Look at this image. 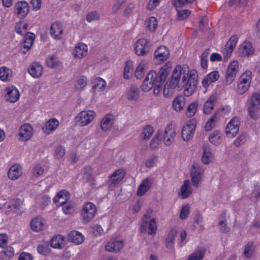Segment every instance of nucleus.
Returning <instances> with one entry per match:
<instances>
[{
    "mask_svg": "<svg viewBox=\"0 0 260 260\" xmlns=\"http://www.w3.org/2000/svg\"><path fill=\"white\" fill-rule=\"evenodd\" d=\"M28 72L33 78H38L42 75L43 68L39 62H33L28 67Z\"/></svg>",
    "mask_w": 260,
    "mask_h": 260,
    "instance_id": "obj_19",
    "label": "nucleus"
},
{
    "mask_svg": "<svg viewBox=\"0 0 260 260\" xmlns=\"http://www.w3.org/2000/svg\"><path fill=\"white\" fill-rule=\"evenodd\" d=\"M195 0H174V6L176 8H181L183 6L192 3Z\"/></svg>",
    "mask_w": 260,
    "mask_h": 260,
    "instance_id": "obj_62",
    "label": "nucleus"
},
{
    "mask_svg": "<svg viewBox=\"0 0 260 260\" xmlns=\"http://www.w3.org/2000/svg\"><path fill=\"white\" fill-rule=\"evenodd\" d=\"M254 250V246L253 242H248L245 246L243 254L246 257L252 256Z\"/></svg>",
    "mask_w": 260,
    "mask_h": 260,
    "instance_id": "obj_48",
    "label": "nucleus"
},
{
    "mask_svg": "<svg viewBox=\"0 0 260 260\" xmlns=\"http://www.w3.org/2000/svg\"><path fill=\"white\" fill-rule=\"evenodd\" d=\"M217 114L218 113L217 112L214 113L212 117L208 120L205 125L206 131H211L215 126Z\"/></svg>",
    "mask_w": 260,
    "mask_h": 260,
    "instance_id": "obj_49",
    "label": "nucleus"
},
{
    "mask_svg": "<svg viewBox=\"0 0 260 260\" xmlns=\"http://www.w3.org/2000/svg\"><path fill=\"white\" fill-rule=\"evenodd\" d=\"M37 251L40 254L45 255L49 253V248L46 244H40L37 247Z\"/></svg>",
    "mask_w": 260,
    "mask_h": 260,
    "instance_id": "obj_59",
    "label": "nucleus"
},
{
    "mask_svg": "<svg viewBox=\"0 0 260 260\" xmlns=\"http://www.w3.org/2000/svg\"><path fill=\"white\" fill-rule=\"evenodd\" d=\"M240 51L242 56H249L253 54L255 50L250 42H244L241 46Z\"/></svg>",
    "mask_w": 260,
    "mask_h": 260,
    "instance_id": "obj_32",
    "label": "nucleus"
},
{
    "mask_svg": "<svg viewBox=\"0 0 260 260\" xmlns=\"http://www.w3.org/2000/svg\"><path fill=\"white\" fill-rule=\"evenodd\" d=\"M152 180L150 178H146L139 186L137 190V194L138 196H143L151 186Z\"/></svg>",
    "mask_w": 260,
    "mask_h": 260,
    "instance_id": "obj_30",
    "label": "nucleus"
},
{
    "mask_svg": "<svg viewBox=\"0 0 260 260\" xmlns=\"http://www.w3.org/2000/svg\"><path fill=\"white\" fill-rule=\"evenodd\" d=\"M19 131L18 139L20 141L25 142L29 140L33 135V128L28 123L22 125Z\"/></svg>",
    "mask_w": 260,
    "mask_h": 260,
    "instance_id": "obj_14",
    "label": "nucleus"
},
{
    "mask_svg": "<svg viewBox=\"0 0 260 260\" xmlns=\"http://www.w3.org/2000/svg\"><path fill=\"white\" fill-rule=\"evenodd\" d=\"M65 153V148L62 145H59L55 149L54 156L55 158L59 159L64 155Z\"/></svg>",
    "mask_w": 260,
    "mask_h": 260,
    "instance_id": "obj_54",
    "label": "nucleus"
},
{
    "mask_svg": "<svg viewBox=\"0 0 260 260\" xmlns=\"http://www.w3.org/2000/svg\"><path fill=\"white\" fill-rule=\"evenodd\" d=\"M176 234L177 230L175 229H171L169 232L166 240V246L167 248H172L173 247V242L175 240Z\"/></svg>",
    "mask_w": 260,
    "mask_h": 260,
    "instance_id": "obj_42",
    "label": "nucleus"
},
{
    "mask_svg": "<svg viewBox=\"0 0 260 260\" xmlns=\"http://www.w3.org/2000/svg\"><path fill=\"white\" fill-rule=\"evenodd\" d=\"M44 168L40 165H37L33 168V176L38 177L44 173Z\"/></svg>",
    "mask_w": 260,
    "mask_h": 260,
    "instance_id": "obj_60",
    "label": "nucleus"
},
{
    "mask_svg": "<svg viewBox=\"0 0 260 260\" xmlns=\"http://www.w3.org/2000/svg\"><path fill=\"white\" fill-rule=\"evenodd\" d=\"M189 72L188 69H183L181 66L178 65L174 69L171 77L166 82L164 86L163 92L166 97H169L172 93L170 89L176 88L180 90L184 88L185 82L189 77Z\"/></svg>",
    "mask_w": 260,
    "mask_h": 260,
    "instance_id": "obj_1",
    "label": "nucleus"
},
{
    "mask_svg": "<svg viewBox=\"0 0 260 260\" xmlns=\"http://www.w3.org/2000/svg\"><path fill=\"white\" fill-rule=\"evenodd\" d=\"M204 169L198 163H193L190 170L192 185L196 187H199V183L203 178Z\"/></svg>",
    "mask_w": 260,
    "mask_h": 260,
    "instance_id": "obj_9",
    "label": "nucleus"
},
{
    "mask_svg": "<svg viewBox=\"0 0 260 260\" xmlns=\"http://www.w3.org/2000/svg\"><path fill=\"white\" fill-rule=\"evenodd\" d=\"M35 36L33 33L27 32L25 35L24 41L23 42V48L28 50L34 42Z\"/></svg>",
    "mask_w": 260,
    "mask_h": 260,
    "instance_id": "obj_44",
    "label": "nucleus"
},
{
    "mask_svg": "<svg viewBox=\"0 0 260 260\" xmlns=\"http://www.w3.org/2000/svg\"><path fill=\"white\" fill-rule=\"evenodd\" d=\"M196 127V121L194 119L186 122L181 132V136L184 141L187 142L193 137Z\"/></svg>",
    "mask_w": 260,
    "mask_h": 260,
    "instance_id": "obj_10",
    "label": "nucleus"
},
{
    "mask_svg": "<svg viewBox=\"0 0 260 260\" xmlns=\"http://www.w3.org/2000/svg\"><path fill=\"white\" fill-rule=\"evenodd\" d=\"M217 96L212 94L205 103L203 107V112L205 114H210L214 109L217 101Z\"/></svg>",
    "mask_w": 260,
    "mask_h": 260,
    "instance_id": "obj_25",
    "label": "nucleus"
},
{
    "mask_svg": "<svg viewBox=\"0 0 260 260\" xmlns=\"http://www.w3.org/2000/svg\"><path fill=\"white\" fill-rule=\"evenodd\" d=\"M46 63L48 67L55 68L58 66L59 61L57 57L52 55L46 59Z\"/></svg>",
    "mask_w": 260,
    "mask_h": 260,
    "instance_id": "obj_52",
    "label": "nucleus"
},
{
    "mask_svg": "<svg viewBox=\"0 0 260 260\" xmlns=\"http://www.w3.org/2000/svg\"><path fill=\"white\" fill-rule=\"evenodd\" d=\"M59 122L57 119L52 118L48 120L43 127V131L47 135L54 132L58 126Z\"/></svg>",
    "mask_w": 260,
    "mask_h": 260,
    "instance_id": "obj_22",
    "label": "nucleus"
},
{
    "mask_svg": "<svg viewBox=\"0 0 260 260\" xmlns=\"http://www.w3.org/2000/svg\"><path fill=\"white\" fill-rule=\"evenodd\" d=\"M6 100L11 103L16 102L19 98L20 94L18 90L14 87H8L6 89Z\"/></svg>",
    "mask_w": 260,
    "mask_h": 260,
    "instance_id": "obj_29",
    "label": "nucleus"
},
{
    "mask_svg": "<svg viewBox=\"0 0 260 260\" xmlns=\"http://www.w3.org/2000/svg\"><path fill=\"white\" fill-rule=\"evenodd\" d=\"M146 68V62L145 61H141L137 66L135 76L137 79H141L144 75L145 70Z\"/></svg>",
    "mask_w": 260,
    "mask_h": 260,
    "instance_id": "obj_45",
    "label": "nucleus"
},
{
    "mask_svg": "<svg viewBox=\"0 0 260 260\" xmlns=\"http://www.w3.org/2000/svg\"><path fill=\"white\" fill-rule=\"evenodd\" d=\"M209 54V49H208L204 51L201 57V66L203 68L206 69L207 66V58Z\"/></svg>",
    "mask_w": 260,
    "mask_h": 260,
    "instance_id": "obj_57",
    "label": "nucleus"
},
{
    "mask_svg": "<svg viewBox=\"0 0 260 260\" xmlns=\"http://www.w3.org/2000/svg\"><path fill=\"white\" fill-rule=\"evenodd\" d=\"M240 122L239 118L234 117L228 123L226 127V134L229 137H234L237 135L239 131Z\"/></svg>",
    "mask_w": 260,
    "mask_h": 260,
    "instance_id": "obj_13",
    "label": "nucleus"
},
{
    "mask_svg": "<svg viewBox=\"0 0 260 260\" xmlns=\"http://www.w3.org/2000/svg\"><path fill=\"white\" fill-rule=\"evenodd\" d=\"M87 45L83 43H80L75 47L72 54L75 58L81 59L87 55Z\"/></svg>",
    "mask_w": 260,
    "mask_h": 260,
    "instance_id": "obj_21",
    "label": "nucleus"
},
{
    "mask_svg": "<svg viewBox=\"0 0 260 260\" xmlns=\"http://www.w3.org/2000/svg\"><path fill=\"white\" fill-rule=\"evenodd\" d=\"M92 170L90 167L86 166L83 168V178L86 180H88L91 178Z\"/></svg>",
    "mask_w": 260,
    "mask_h": 260,
    "instance_id": "obj_61",
    "label": "nucleus"
},
{
    "mask_svg": "<svg viewBox=\"0 0 260 260\" xmlns=\"http://www.w3.org/2000/svg\"><path fill=\"white\" fill-rule=\"evenodd\" d=\"M157 230L156 223L154 218L151 219L149 212H147L144 215L142 221L140 230L141 232L145 233L148 231V234L153 235L156 233Z\"/></svg>",
    "mask_w": 260,
    "mask_h": 260,
    "instance_id": "obj_4",
    "label": "nucleus"
},
{
    "mask_svg": "<svg viewBox=\"0 0 260 260\" xmlns=\"http://www.w3.org/2000/svg\"><path fill=\"white\" fill-rule=\"evenodd\" d=\"M222 134L219 131L216 130L212 133L209 137V141L215 146L219 145L222 141Z\"/></svg>",
    "mask_w": 260,
    "mask_h": 260,
    "instance_id": "obj_37",
    "label": "nucleus"
},
{
    "mask_svg": "<svg viewBox=\"0 0 260 260\" xmlns=\"http://www.w3.org/2000/svg\"><path fill=\"white\" fill-rule=\"evenodd\" d=\"M133 63L132 61L128 60L125 62V67L123 72V77L125 79L129 78V74L133 71Z\"/></svg>",
    "mask_w": 260,
    "mask_h": 260,
    "instance_id": "obj_50",
    "label": "nucleus"
},
{
    "mask_svg": "<svg viewBox=\"0 0 260 260\" xmlns=\"http://www.w3.org/2000/svg\"><path fill=\"white\" fill-rule=\"evenodd\" d=\"M185 105V98L182 95L177 96L173 101V107L176 111L182 110Z\"/></svg>",
    "mask_w": 260,
    "mask_h": 260,
    "instance_id": "obj_36",
    "label": "nucleus"
},
{
    "mask_svg": "<svg viewBox=\"0 0 260 260\" xmlns=\"http://www.w3.org/2000/svg\"><path fill=\"white\" fill-rule=\"evenodd\" d=\"M15 11L18 17L23 18L29 12V6L25 1L19 2L15 6Z\"/></svg>",
    "mask_w": 260,
    "mask_h": 260,
    "instance_id": "obj_16",
    "label": "nucleus"
},
{
    "mask_svg": "<svg viewBox=\"0 0 260 260\" xmlns=\"http://www.w3.org/2000/svg\"><path fill=\"white\" fill-rule=\"evenodd\" d=\"M12 71L6 67L0 68V79L3 81H8L12 79Z\"/></svg>",
    "mask_w": 260,
    "mask_h": 260,
    "instance_id": "obj_39",
    "label": "nucleus"
},
{
    "mask_svg": "<svg viewBox=\"0 0 260 260\" xmlns=\"http://www.w3.org/2000/svg\"><path fill=\"white\" fill-rule=\"evenodd\" d=\"M157 160V157L156 156H153L150 158L147 159L145 162V166L148 168H150L153 167Z\"/></svg>",
    "mask_w": 260,
    "mask_h": 260,
    "instance_id": "obj_64",
    "label": "nucleus"
},
{
    "mask_svg": "<svg viewBox=\"0 0 260 260\" xmlns=\"http://www.w3.org/2000/svg\"><path fill=\"white\" fill-rule=\"evenodd\" d=\"M219 77V75L217 71H213L208 74L202 82L203 87L207 89L210 84L217 80Z\"/></svg>",
    "mask_w": 260,
    "mask_h": 260,
    "instance_id": "obj_27",
    "label": "nucleus"
},
{
    "mask_svg": "<svg viewBox=\"0 0 260 260\" xmlns=\"http://www.w3.org/2000/svg\"><path fill=\"white\" fill-rule=\"evenodd\" d=\"M22 174V171L20 166L14 165L10 167L8 173L9 178L12 180H15L19 178Z\"/></svg>",
    "mask_w": 260,
    "mask_h": 260,
    "instance_id": "obj_26",
    "label": "nucleus"
},
{
    "mask_svg": "<svg viewBox=\"0 0 260 260\" xmlns=\"http://www.w3.org/2000/svg\"><path fill=\"white\" fill-rule=\"evenodd\" d=\"M192 193V189L190 185V181L185 180L183 185L181 188V194L183 199H185L189 197Z\"/></svg>",
    "mask_w": 260,
    "mask_h": 260,
    "instance_id": "obj_40",
    "label": "nucleus"
},
{
    "mask_svg": "<svg viewBox=\"0 0 260 260\" xmlns=\"http://www.w3.org/2000/svg\"><path fill=\"white\" fill-rule=\"evenodd\" d=\"M62 33L61 25L58 22L53 23L50 28V34L55 39L59 40Z\"/></svg>",
    "mask_w": 260,
    "mask_h": 260,
    "instance_id": "obj_35",
    "label": "nucleus"
},
{
    "mask_svg": "<svg viewBox=\"0 0 260 260\" xmlns=\"http://www.w3.org/2000/svg\"><path fill=\"white\" fill-rule=\"evenodd\" d=\"M135 52L138 55L144 56L150 51V42L145 39H140L136 43Z\"/></svg>",
    "mask_w": 260,
    "mask_h": 260,
    "instance_id": "obj_11",
    "label": "nucleus"
},
{
    "mask_svg": "<svg viewBox=\"0 0 260 260\" xmlns=\"http://www.w3.org/2000/svg\"><path fill=\"white\" fill-rule=\"evenodd\" d=\"M92 82L94 85L91 88V90L94 93L104 90L107 86L106 81L99 77H94Z\"/></svg>",
    "mask_w": 260,
    "mask_h": 260,
    "instance_id": "obj_24",
    "label": "nucleus"
},
{
    "mask_svg": "<svg viewBox=\"0 0 260 260\" xmlns=\"http://www.w3.org/2000/svg\"><path fill=\"white\" fill-rule=\"evenodd\" d=\"M206 251L204 247H198L188 257V260H203Z\"/></svg>",
    "mask_w": 260,
    "mask_h": 260,
    "instance_id": "obj_38",
    "label": "nucleus"
},
{
    "mask_svg": "<svg viewBox=\"0 0 260 260\" xmlns=\"http://www.w3.org/2000/svg\"><path fill=\"white\" fill-rule=\"evenodd\" d=\"M99 14L95 11L89 13L86 16V20L88 22H91L99 18Z\"/></svg>",
    "mask_w": 260,
    "mask_h": 260,
    "instance_id": "obj_63",
    "label": "nucleus"
},
{
    "mask_svg": "<svg viewBox=\"0 0 260 260\" xmlns=\"http://www.w3.org/2000/svg\"><path fill=\"white\" fill-rule=\"evenodd\" d=\"M96 212L95 205L91 202H87L83 206L81 210V216L83 223H88L95 216Z\"/></svg>",
    "mask_w": 260,
    "mask_h": 260,
    "instance_id": "obj_7",
    "label": "nucleus"
},
{
    "mask_svg": "<svg viewBox=\"0 0 260 260\" xmlns=\"http://www.w3.org/2000/svg\"><path fill=\"white\" fill-rule=\"evenodd\" d=\"M147 27L151 31H153L157 26V20L154 17H150L147 22Z\"/></svg>",
    "mask_w": 260,
    "mask_h": 260,
    "instance_id": "obj_58",
    "label": "nucleus"
},
{
    "mask_svg": "<svg viewBox=\"0 0 260 260\" xmlns=\"http://www.w3.org/2000/svg\"><path fill=\"white\" fill-rule=\"evenodd\" d=\"M123 246L124 244L122 240L112 239L105 245V248L107 251L117 252L122 249Z\"/></svg>",
    "mask_w": 260,
    "mask_h": 260,
    "instance_id": "obj_18",
    "label": "nucleus"
},
{
    "mask_svg": "<svg viewBox=\"0 0 260 260\" xmlns=\"http://www.w3.org/2000/svg\"><path fill=\"white\" fill-rule=\"evenodd\" d=\"M113 116L112 114H107L101 122V127L103 131L108 130L112 125Z\"/></svg>",
    "mask_w": 260,
    "mask_h": 260,
    "instance_id": "obj_41",
    "label": "nucleus"
},
{
    "mask_svg": "<svg viewBox=\"0 0 260 260\" xmlns=\"http://www.w3.org/2000/svg\"><path fill=\"white\" fill-rule=\"evenodd\" d=\"M170 55L169 50L164 46L159 47L154 52V56L157 61L160 62L167 60Z\"/></svg>",
    "mask_w": 260,
    "mask_h": 260,
    "instance_id": "obj_20",
    "label": "nucleus"
},
{
    "mask_svg": "<svg viewBox=\"0 0 260 260\" xmlns=\"http://www.w3.org/2000/svg\"><path fill=\"white\" fill-rule=\"evenodd\" d=\"M125 171L122 169H119L114 172L110 177V182L114 185L119 183L124 177Z\"/></svg>",
    "mask_w": 260,
    "mask_h": 260,
    "instance_id": "obj_31",
    "label": "nucleus"
},
{
    "mask_svg": "<svg viewBox=\"0 0 260 260\" xmlns=\"http://www.w3.org/2000/svg\"><path fill=\"white\" fill-rule=\"evenodd\" d=\"M70 198V193L68 191L63 190L59 191L53 199V202L57 204V206H62L66 204Z\"/></svg>",
    "mask_w": 260,
    "mask_h": 260,
    "instance_id": "obj_23",
    "label": "nucleus"
},
{
    "mask_svg": "<svg viewBox=\"0 0 260 260\" xmlns=\"http://www.w3.org/2000/svg\"><path fill=\"white\" fill-rule=\"evenodd\" d=\"M87 78L84 76H80L78 77L75 85V88L77 91H81L84 89L87 85Z\"/></svg>",
    "mask_w": 260,
    "mask_h": 260,
    "instance_id": "obj_43",
    "label": "nucleus"
},
{
    "mask_svg": "<svg viewBox=\"0 0 260 260\" xmlns=\"http://www.w3.org/2000/svg\"><path fill=\"white\" fill-rule=\"evenodd\" d=\"M153 133V128L150 125H147L143 129L142 132L143 139L148 140L152 136Z\"/></svg>",
    "mask_w": 260,
    "mask_h": 260,
    "instance_id": "obj_53",
    "label": "nucleus"
},
{
    "mask_svg": "<svg viewBox=\"0 0 260 260\" xmlns=\"http://www.w3.org/2000/svg\"><path fill=\"white\" fill-rule=\"evenodd\" d=\"M248 101V115L252 119L257 120L260 118V93H253Z\"/></svg>",
    "mask_w": 260,
    "mask_h": 260,
    "instance_id": "obj_3",
    "label": "nucleus"
},
{
    "mask_svg": "<svg viewBox=\"0 0 260 260\" xmlns=\"http://www.w3.org/2000/svg\"><path fill=\"white\" fill-rule=\"evenodd\" d=\"M198 104L197 102H193L189 104L187 108L186 114L188 117H192L197 111Z\"/></svg>",
    "mask_w": 260,
    "mask_h": 260,
    "instance_id": "obj_51",
    "label": "nucleus"
},
{
    "mask_svg": "<svg viewBox=\"0 0 260 260\" xmlns=\"http://www.w3.org/2000/svg\"><path fill=\"white\" fill-rule=\"evenodd\" d=\"M198 73L195 70H191L189 72L188 79L185 82L184 86V94L186 96H189L194 92L198 82Z\"/></svg>",
    "mask_w": 260,
    "mask_h": 260,
    "instance_id": "obj_6",
    "label": "nucleus"
},
{
    "mask_svg": "<svg viewBox=\"0 0 260 260\" xmlns=\"http://www.w3.org/2000/svg\"><path fill=\"white\" fill-rule=\"evenodd\" d=\"M238 41L237 36L234 35L231 37L229 40L225 45L224 53L225 56L224 60H227L231 56V54L234 50Z\"/></svg>",
    "mask_w": 260,
    "mask_h": 260,
    "instance_id": "obj_17",
    "label": "nucleus"
},
{
    "mask_svg": "<svg viewBox=\"0 0 260 260\" xmlns=\"http://www.w3.org/2000/svg\"><path fill=\"white\" fill-rule=\"evenodd\" d=\"M3 258H10L14 255V250L12 247H9L4 249L1 253Z\"/></svg>",
    "mask_w": 260,
    "mask_h": 260,
    "instance_id": "obj_55",
    "label": "nucleus"
},
{
    "mask_svg": "<svg viewBox=\"0 0 260 260\" xmlns=\"http://www.w3.org/2000/svg\"><path fill=\"white\" fill-rule=\"evenodd\" d=\"M176 135L174 125L171 123L168 124L165 128L163 137L165 144L167 146L171 145L175 141Z\"/></svg>",
    "mask_w": 260,
    "mask_h": 260,
    "instance_id": "obj_15",
    "label": "nucleus"
},
{
    "mask_svg": "<svg viewBox=\"0 0 260 260\" xmlns=\"http://www.w3.org/2000/svg\"><path fill=\"white\" fill-rule=\"evenodd\" d=\"M160 134L158 133L155 135L153 139L151 140L150 144V148L152 150H154L157 148V146L159 142V138Z\"/></svg>",
    "mask_w": 260,
    "mask_h": 260,
    "instance_id": "obj_56",
    "label": "nucleus"
},
{
    "mask_svg": "<svg viewBox=\"0 0 260 260\" xmlns=\"http://www.w3.org/2000/svg\"><path fill=\"white\" fill-rule=\"evenodd\" d=\"M140 92V91L138 87L132 85L127 89L126 97L128 100L137 101L139 98Z\"/></svg>",
    "mask_w": 260,
    "mask_h": 260,
    "instance_id": "obj_28",
    "label": "nucleus"
},
{
    "mask_svg": "<svg viewBox=\"0 0 260 260\" xmlns=\"http://www.w3.org/2000/svg\"><path fill=\"white\" fill-rule=\"evenodd\" d=\"M63 241V238L62 236L61 235L55 236L53 237L51 240V246L54 248L61 249Z\"/></svg>",
    "mask_w": 260,
    "mask_h": 260,
    "instance_id": "obj_46",
    "label": "nucleus"
},
{
    "mask_svg": "<svg viewBox=\"0 0 260 260\" xmlns=\"http://www.w3.org/2000/svg\"><path fill=\"white\" fill-rule=\"evenodd\" d=\"M68 239L70 241L78 245L84 241V236L79 232L74 231L69 234Z\"/></svg>",
    "mask_w": 260,
    "mask_h": 260,
    "instance_id": "obj_34",
    "label": "nucleus"
},
{
    "mask_svg": "<svg viewBox=\"0 0 260 260\" xmlns=\"http://www.w3.org/2000/svg\"><path fill=\"white\" fill-rule=\"evenodd\" d=\"M44 219L40 217L34 218L30 222V227L32 231L39 232L42 230L44 226Z\"/></svg>",
    "mask_w": 260,
    "mask_h": 260,
    "instance_id": "obj_33",
    "label": "nucleus"
},
{
    "mask_svg": "<svg viewBox=\"0 0 260 260\" xmlns=\"http://www.w3.org/2000/svg\"><path fill=\"white\" fill-rule=\"evenodd\" d=\"M251 72L247 71L240 77L237 84L236 91L239 94L245 93L249 89L252 80Z\"/></svg>",
    "mask_w": 260,
    "mask_h": 260,
    "instance_id": "obj_5",
    "label": "nucleus"
},
{
    "mask_svg": "<svg viewBox=\"0 0 260 260\" xmlns=\"http://www.w3.org/2000/svg\"><path fill=\"white\" fill-rule=\"evenodd\" d=\"M212 157V154L210 150L205 148L202 157V162L206 165L209 164L211 161Z\"/></svg>",
    "mask_w": 260,
    "mask_h": 260,
    "instance_id": "obj_47",
    "label": "nucleus"
},
{
    "mask_svg": "<svg viewBox=\"0 0 260 260\" xmlns=\"http://www.w3.org/2000/svg\"><path fill=\"white\" fill-rule=\"evenodd\" d=\"M239 63L237 60L232 61L229 66L225 79V83L227 85L231 84L236 76L238 72Z\"/></svg>",
    "mask_w": 260,
    "mask_h": 260,
    "instance_id": "obj_12",
    "label": "nucleus"
},
{
    "mask_svg": "<svg viewBox=\"0 0 260 260\" xmlns=\"http://www.w3.org/2000/svg\"><path fill=\"white\" fill-rule=\"evenodd\" d=\"M171 67V62L168 61L160 68L158 73L153 70L150 71L143 81L142 89L147 92L152 89L154 85L163 83L168 76Z\"/></svg>",
    "mask_w": 260,
    "mask_h": 260,
    "instance_id": "obj_2",
    "label": "nucleus"
},
{
    "mask_svg": "<svg viewBox=\"0 0 260 260\" xmlns=\"http://www.w3.org/2000/svg\"><path fill=\"white\" fill-rule=\"evenodd\" d=\"M95 115V112L92 110L82 111L76 116L75 121L78 125L84 126L93 120Z\"/></svg>",
    "mask_w": 260,
    "mask_h": 260,
    "instance_id": "obj_8",
    "label": "nucleus"
}]
</instances>
